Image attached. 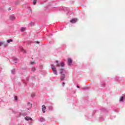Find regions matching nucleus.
<instances>
[{"label": "nucleus", "mask_w": 125, "mask_h": 125, "mask_svg": "<svg viewBox=\"0 0 125 125\" xmlns=\"http://www.w3.org/2000/svg\"><path fill=\"white\" fill-rule=\"evenodd\" d=\"M13 40L12 39H9L7 40V43H10V42H12Z\"/></svg>", "instance_id": "10"}, {"label": "nucleus", "mask_w": 125, "mask_h": 125, "mask_svg": "<svg viewBox=\"0 0 125 125\" xmlns=\"http://www.w3.org/2000/svg\"><path fill=\"white\" fill-rule=\"evenodd\" d=\"M25 30V28H24V27H22L21 29V32H24Z\"/></svg>", "instance_id": "12"}, {"label": "nucleus", "mask_w": 125, "mask_h": 125, "mask_svg": "<svg viewBox=\"0 0 125 125\" xmlns=\"http://www.w3.org/2000/svg\"><path fill=\"white\" fill-rule=\"evenodd\" d=\"M32 106H33V104H32L30 103H28L27 106L28 110H29V109H31V108H32Z\"/></svg>", "instance_id": "2"}, {"label": "nucleus", "mask_w": 125, "mask_h": 125, "mask_svg": "<svg viewBox=\"0 0 125 125\" xmlns=\"http://www.w3.org/2000/svg\"><path fill=\"white\" fill-rule=\"evenodd\" d=\"M45 109H46L45 105H42V111L43 113H45Z\"/></svg>", "instance_id": "5"}, {"label": "nucleus", "mask_w": 125, "mask_h": 125, "mask_svg": "<svg viewBox=\"0 0 125 125\" xmlns=\"http://www.w3.org/2000/svg\"><path fill=\"white\" fill-rule=\"evenodd\" d=\"M125 99L124 97H121V99H120V101L122 102Z\"/></svg>", "instance_id": "14"}, {"label": "nucleus", "mask_w": 125, "mask_h": 125, "mask_svg": "<svg viewBox=\"0 0 125 125\" xmlns=\"http://www.w3.org/2000/svg\"><path fill=\"white\" fill-rule=\"evenodd\" d=\"M35 96V93H33V94H32V95H31L32 97H34Z\"/></svg>", "instance_id": "19"}, {"label": "nucleus", "mask_w": 125, "mask_h": 125, "mask_svg": "<svg viewBox=\"0 0 125 125\" xmlns=\"http://www.w3.org/2000/svg\"><path fill=\"white\" fill-rule=\"evenodd\" d=\"M51 68H52V70L53 71V73L55 75H57V70H56V68L55 67V66H54V65H52Z\"/></svg>", "instance_id": "1"}, {"label": "nucleus", "mask_w": 125, "mask_h": 125, "mask_svg": "<svg viewBox=\"0 0 125 125\" xmlns=\"http://www.w3.org/2000/svg\"><path fill=\"white\" fill-rule=\"evenodd\" d=\"M18 99V97H17V96H15V100L16 101H17Z\"/></svg>", "instance_id": "18"}, {"label": "nucleus", "mask_w": 125, "mask_h": 125, "mask_svg": "<svg viewBox=\"0 0 125 125\" xmlns=\"http://www.w3.org/2000/svg\"><path fill=\"white\" fill-rule=\"evenodd\" d=\"M24 119L26 121H33V119L29 116L25 117Z\"/></svg>", "instance_id": "3"}, {"label": "nucleus", "mask_w": 125, "mask_h": 125, "mask_svg": "<svg viewBox=\"0 0 125 125\" xmlns=\"http://www.w3.org/2000/svg\"><path fill=\"white\" fill-rule=\"evenodd\" d=\"M32 71H33V72H35L36 71V68L33 67L32 68Z\"/></svg>", "instance_id": "16"}, {"label": "nucleus", "mask_w": 125, "mask_h": 125, "mask_svg": "<svg viewBox=\"0 0 125 125\" xmlns=\"http://www.w3.org/2000/svg\"><path fill=\"white\" fill-rule=\"evenodd\" d=\"M35 62H31V65H34V64H35Z\"/></svg>", "instance_id": "20"}, {"label": "nucleus", "mask_w": 125, "mask_h": 125, "mask_svg": "<svg viewBox=\"0 0 125 125\" xmlns=\"http://www.w3.org/2000/svg\"><path fill=\"white\" fill-rule=\"evenodd\" d=\"M56 63H57V65L56 66L57 67H60V64L58 63V61H56Z\"/></svg>", "instance_id": "11"}, {"label": "nucleus", "mask_w": 125, "mask_h": 125, "mask_svg": "<svg viewBox=\"0 0 125 125\" xmlns=\"http://www.w3.org/2000/svg\"><path fill=\"white\" fill-rule=\"evenodd\" d=\"M77 21L78 20L77 19H73L70 21V22L73 23H76V22H77Z\"/></svg>", "instance_id": "6"}, {"label": "nucleus", "mask_w": 125, "mask_h": 125, "mask_svg": "<svg viewBox=\"0 0 125 125\" xmlns=\"http://www.w3.org/2000/svg\"><path fill=\"white\" fill-rule=\"evenodd\" d=\"M77 87H78V88H80V86L77 85Z\"/></svg>", "instance_id": "23"}, {"label": "nucleus", "mask_w": 125, "mask_h": 125, "mask_svg": "<svg viewBox=\"0 0 125 125\" xmlns=\"http://www.w3.org/2000/svg\"><path fill=\"white\" fill-rule=\"evenodd\" d=\"M62 86H65V83H62Z\"/></svg>", "instance_id": "21"}, {"label": "nucleus", "mask_w": 125, "mask_h": 125, "mask_svg": "<svg viewBox=\"0 0 125 125\" xmlns=\"http://www.w3.org/2000/svg\"><path fill=\"white\" fill-rule=\"evenodd\" d=\"M36 43H40V42H36Z\"/></svg>", "instance_id": "22"}, {"label": "nucleus", "mask_w": 125, "mask_h": 125, "mask_svg": "<svg viewBox=\"0 0 125 125\" xmlns=\"http://www.w3.org/2000/svg\"><path fill=\"white\" fill-rule=\"evenodd\" d=\"M4 43V42H0V46H1V45H2V44H3Z\"/></svg>", "instance_id": "17"}, {"label": "nucleus", "mask_w": 125, "mask_h": 125, "mask_svg": "<svg viewBox=\"0 0 125 125\" xmlns=\"http://www.w3.org/2000/svg\"><path fill=\"white\" fill-rule=\"evenodd\" d=\"M37 4V0H33V4L35 5Z\"/></svg>", "instance_id": "13"}, {"label": "nucleus", "mask_w": 125, "mask_h": 125, "mask_svg": "<svg viewBox=\"0 0 125 125\" xmlns=\"http://www.w3.org/2000/svg\"><path fill=\"white\" fill-rule=\"evenodd\" d=\"M63 73H65V70L63 69H60V74H63Z\"/></svg>", "instance_id": "9"}, {"label": "nucleus", "mask_w": 125, "mask_h": 125, "mask_svg": "<svg viewBox=\"0 0 125 125\" xmlns=\"http://www.w3.org/2000/svg\"><path fill=\"white\" fill-rule=\"evenodd\" d=\"M6 46H7V44L6 45Z\"/></svg>", "instance_id": "24"}, {"label": "nucleus", "mask_w": 125, "mask_h": 125, "mask_svg": "<svg viewBox=\"0 0 125 125\" xmlns=\"http://www.w3.org/2000/svg\"><path fill=\"white\" fill-rule=\"evenodd\" d=\"M68 65L69 66H71V65H72V63L73 62V61H72V59H68Z\"/></svg>", "instance_id": "4"}, {"label": "nucleus", "mask_w": 125, "mask_h": 125, "mask_svg": "<svg viewBox=\"0 0 125 125\" xmlns=\"http://www.w3.org/2000/svg\"><path fill=\"white\" fill-rule=\"evenodd\" d=\"M64 79H65V75L62 74V76L61 77V81H63L64 80Z\"/></svg>", "instance_id": "7"}, {"label": "nucleus", "mask_w": 125, "mask_h": 125, "mask_svg": "<svg viewBox=\"0 0 125 125\" xmlns=\"http://www.w3.org/2000/svg\"><path fill=\"white\" fill-rule=\"evenodd\" d=\"M64 65V62H62L61 63V67H63Z\"/></svg>", "instance_id": "15"}, {"label": "nucleus", "mask_w": 125, "mask_h": 125, "mask_svg": "<svg viewBox=\"0 0 125 125\" xmlns=\"http://www.w3.org/2000/svg\"><path fill=\"white\" fill-rule=\"evenodd\" d=\"M9 18L10 20H14V19H15V17H14V16H10Z\"/></svg>", "instance_id": "8"}]
</instances>
